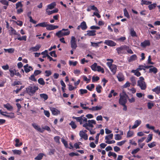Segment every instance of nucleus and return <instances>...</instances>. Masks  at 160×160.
Listing matches in <instances>:
<instances>
[{"instance_id":"f257e3e1","label":"nucleus","mask_w":160,"mask_h":160,"mask_svg":"<svg viewBox=\"0 0 160 160\" xmlns=\"http://www.w3.org/2000/svg\"><path fill=\"white\" fill-rule=\"evenodd\" d=\"M107 61H110L109 62H107V64L109 67L113 74V75L115 74L116 72L117 67L116 65L115 64H112V63L113 62V60L111 59H107Z\"/></svg>"},{"instance_id":"f03ea898","label":"nucleus","mask_w":160,"mask_h":160,"mask_svg":"<svg viewBox=\"0 0 160 160\" xmlns=\"http://www.w3.org/2000/svg\"><path fill=\"white\" fill-rule=\"evenodd\" d=\"M120 97L119 100V103L121 105H124L126 103L127 100V97L128 96L125 92L123 91L122 94H120Z\"/></svg>"},{"instance_id":"7ed1b4c3","label":"nucleus","mask_w":160,"mask_h":160,"mask_svg":"<svg viewBox=\"0 0 160 160\" xmlns=\"http://www.w3.org/2000/svg\"><path fill=\"white\" fill-rule=\"evenodd\" d=\"M38 87L36 86H29L26 88V92L29 95H33L38 90Z\"/></svg>"},{"instance_id":"20e7f679","label":"nucleus","mask_w":160,"mask_h":160,"mask_svg":"<svg viewBox=\"0 0 160 160\" xmlns=\"http://www.w3.org/2000/svg\"><path fill=\"white\" fill-rule=\"evenodd\" d=\"M139 80L138 81V86H139L142 90H145L147 87L146 84L144 81V79L142 77L139 78Z\"/></svg>"},{"instance_id":"39448f33","label":"nucleus","mask_w":160,"mask_h":160,"mask_svg":"<svg viewBox=\"0 0 160 160\" xmlns=\"http://www.w3.org/2000/svg\"><path fill=\"white\" fill-rule=\"evenodd\" d=\"M70 32L68 29L63 28L61 30L59 31L56 33V35L58 37L60 38L62 36L68 35Z\"/></svg>"},{"instance_id":"423d86ee","label":"nucleus","mask_w":160,"mask_h":160,"mask_svg":"<svg viewBox=\"0 0 160 160\" xmlns=\"http://www.w3.org/2000/svg\"><path fill=\"white\" fill-rule=\"evenodd\" d=\"M88 123H85L82 126L83 127H85L88 130H90V128L88 127L93 128L94 127V126L92 124H96V121L94 120H88Z\"/></svg>"},{"instance_id":"0eeeda50","label":"nucleus","mask_w":160,"mask_h":160,"mask_svg":"<svg viewBox=\"0 0 160 160\" xmlns=\"http://www.w3.org/2000/svg\"><path fill=\"white\" fill-rule=\"evenodd\" d=\"M127 48V45H124L121 46L120 47L117 48L116 50L118 54H125L124 51L126 50Z\"/></svg>"},{"instance_id":"6e6552de","label":"nucleus","mask_w":160,"mask_h":160,"mask_svg":"<svg viewBox=\"0 0 160 160\" xmlns=\"http://www.w3.org/2000/svg\"><path fill=\"white\" fill-rule=\"evenodd\" d=\"M71 47L72 49L75 50L77 47V41L75 38L72 36L70 41Z\"/></svg>"},{"instance_id":"1a4fd4ad","label":"nucleus","mask_w":160,"mask_h":160,"mask_svg":"<svg viewBox=\"0 0 160 160\" xmlns=\"http://www.w3.org/2000/svg\"><path fill=\"white\" fill-rule=\"evenodd\" d=\"M104 43L111 47L115 46L116 45V43L115 42L111 40H106L105 41Z\"/></svg>"},{"instance_id":"9d476101","label":"nucleus","mask_w":160,"mask_h":160,"mask_svg":"<svg viewBox=\"0 0 160 160\" xmlns=\"http://www.w3.org/2000/svg\"><path fill=\"white\" fill-rule=\"evenodd\" d=\"M32 125L34 128L36 130L41 132H44V130L42 129L39 126L37 125L36 123H32Z\"/></svg>"},{"instance_id":"9b49d317","label":"nucleus","mask_w":160,"mask_h":160,"mask_svg":"<svg viewBox=\"0 0 160 160\" xmlns=\"http://www.w3.org/2000/svg\"><path fill=\"white\" fill-rule=\"evenodd\" d=\"M58 28V26L54 25L52 24H48L46 29L48 30H52L57 29Z\"/></svg>"},{"instance_id":"f8f14e48","label":"nucleus","mask_w":160,"mask_h":160,"mask_svg":"<svg viewBox=\"0 0 160 160\" xmlns=\"http://www.w3.org/2000/svg\"><path fill=\"white\" fill-rule=\"evenodd\" d=\"M50 109L52 112V114L54 115H57L60 114V111L55 108H51Z\"/></svg>"},{"instance_id":"ddd939ff","label":"nucleus","mask_w":160,"mask_h":160,"mask_svg":"<svg viewBox=\"0 0 160 160\" xmlns=\"http://www.w3.org/2000/svg\"><path fill=\"white\" fill-rule=\"evenodd\" d=\"M117 77L119 82L123 81L125 79L123 74L121 72H120L118 74Z\"/></svg>"},{"instance_id":"4468645a","label":"nucleus","mask_w":160,"mask_h":160,"mask_svg":"<svg viewBox=\"0 0 160 160\" xmlns=\"http://www.w3.org/2000/svg\"><path fill=\"white\" fill-rule=\"evenodd\" d=\"M80 137L84 139L85 140H87L88 139V136L86 133H85L83 131H81L79 132Z\"/></svg>"},{"instance_id":"2eb2a0df","label":"nucleus","mask_w":160,"mask_h":160,"mask_svg":"<svg viewBox=\"0 0 160 160\" xmlns=\"http://www.w3.org/2000/svg\"><path fill=\"white\" fill-rule=\"evenodd\" d=\"M84 115H82L79 117H75L73 116L72 118L74 119H76L77 122H79L80 124H82V123L83 117Z\"/></svg>"},{"instance_id":"dca6fc26","label":"nucleus","mask_w":160,"mask_h":160,"mask_svg":"<svg viewBox=\"0 0 160 160\" xmlns=\"http://www.w3.org/2000/svg\"><path fill=\"white\" fill-rule=\"evenodd\" d=\"M150 45V43L149 40H145L143 42H142L141 44V45L143 47H145L147 46H149Z\"/></svg>"},{"instance_id":"f3484780","label":"nucleus","mask_w":160,"mask_h":160,"mask_svg":"<svg viewBox=\"0 0 160 160\" xmlns=\"http://www.w3.org/2000/svg\"><path fill=\"white\" fill-rule=\"evenodd\" d=\"M41 47V46L40 44H38L35 47L31 48L30 49L33 52H37L39 50Z\"/></svg>"},{"instance_id":"a211bd4d","label":"nucleus","mask_w":160,"mask_h":160,"mask_svg":"<svg viewBox=\"0 0 160 160\" xmlns=\"http://www.w3.org/2000/svg\"><path fill=\"white\" fill-rule=\"evenodd\" d=\"M141 121L140 120H136L135 122L134 125L132 128V129H135L137 128L141 123Z\"/></svg>"},{"instance_id":"6ab92c4d","label":"nucleus","mask_w":160,"mask_h":160,"mask_svg":"<svg viewBox=\"0 0 160 160\" xmlns=\"http://www.w3.org/2000/svg\"><path fill=\"white\" fill-rule=\"evenodd\" d=\"M46 12L48 15H50L53 13H56L58 12V8H56L55 9L51 11H48V9H46Z\"/></svg>"},{"instance_id":"aec40b11","label":"nucleus","mask_w":160,"mask_h":160,"mask_svg":"<svg viewBox=\"0 0 160 160\" xmlns=\"http://www.w3.org/2000/svg\"><path fill=\"white\" fill-rule=\"evenodd\" d=\"M137 59V56L136 54H133L128 59L129 62L135 61Z\"/></svg>"},{"instance_id":"412c9836","label":"nucleus","mask_w":160,"mask_h":160,"mask_svg":"<svg viewBox=\"0 0 160 160\" xmlns=\"http://www.w3.org/2000/svg\"><path fill=\"white\" fill-rule=\"evenodd\" d=\"M96 31L95 30H88L87 31V33L86 35L89 36H94L96 35Z\"/></svg>"},{"instance_id":"4be33fe9","label":"nucleus","mask_w":160,"mask_h":160,"mask_svg":"<svg viewBox=\"0 0 160 160\" xmlns=\"http://www.w3.org/2000/svg\"><path fill=\"white\" fill-rule=\"evenodd\" d=\"M80 26L81 28L83 30H85L87 28V26L85 21H83L80 24Z\"/></svg>"},{"instance_id":"5701e85b","label":"nucleus","mask_w":160,"mask_h":160,"mask_svg":"<svg viewBox=\"0 0 160 160\" xmlns=\"http://www.w3.org/2000/svg\"><path fill=\"white\" fill-rule=\"evenodd\" d=\"M3 107L4 108H7V109L8 111H11L13 109L12 106L11 105L8 103H7L5 104H4Z\"/></svg>"},{"instance_id":"b1692460","label":"nucleus","mask_w":160,"mask_h":160,"mask_svg":"<svg viewBox=\"0 0 160 160\" xmlns=\"http://www.w3.org/2000/svg\"><path fill=\"white\" fill-rule=\"evenodd\" d=\"M102 43H103V41H101L97 42H91V46L95 48H97L99 47V44Z\"/></svg>"},{"instance_id":"393cba45","label":"nucleus","mask_w":160,"mask_h":160,"mask_svg":"<svg viewBox=\"0 0 160 160\" xmlns=\"http://www.w3.org/2000/svg\"><path fill=\"white\" fill-rule=\"evenodd\" d=\"M9 71L10 72V76L11 77H13L15 75V72H16L17 70L15 69H12V68H10Z\"/></svg>"},{"instance_id":"a878e982","label":"nucleus","mask_w":160,"mask_h":160,"mask_svg":"<svg viewBox=\"0 0 160 160\" xmlns=\"http://www.w3.org/2000/svg\"><path fill=\"white\" fill-rule=\"evenodd\" d=\"M56 5V4L55 2H52L47 6V9H52L53 8H54Z\"/></svg>"},{"instance_id":"bb28decb","label":"nucleus","mask_w":160,"mask_h":160,"mask_svg":"<svg viewBox=\"0 0 160 160\" xmlns=\"http://www.w3.org/2000/svg\"><path fill=\"white\" fill-rule=\"evenodd\" d=\"M152 68H150L149 69V72H153L154 74H156L158 71V69L157 68L152 67Z\"/></svg>"},{"instance_id":"cd10ccee","label":"nucleus","mask_w":160,"mask_h":160,"mask_svg":"<svg viewBox=\"0 0 160 160\" xmlns=\"http://www.w3.org/2000/svg\"><path fill=\"white\" fill-rule=\"evenodd\" d=\"M98 66H97V63L94 62L93 64L91 66V68L93 71H97V69Z\"/></svg>"},{"instance_id":"c85d7f7f","label":"nucleus","mask_w":160,"mask_h":160,"mask_svg":"<svg viewBox=\"0 0 160 160\" xmlns=\"http://www.w3.org/2000/svg\"><path fill=\"white\" fill-rule=\"evenodd\" d=\"M138 69L132 70L131 71V72L134 73V75L137 77H139L141 75V73L138 70Z\"/></svg>"},{"instance_id":"c756f323","label":"nucleus","mask_w":160,"mask_h":160,"mask_svg":"<svg viewBox=\"0 0 160 160\" xmlns=\"http://www.w3.org/2000/svg\"><path fill=\"white\" fill-rule=\"evenodd\" d=\"M40 96L43 99L44 101L47 100L48 98V95L45 93L40 94Z\"/></svg>"},{"instance_id":"7c9ffc66","label":"nucleus","mask_w":160,"mask_h":160,"mask_svg":"<svg viewBox=\"0 0 160 160\" xmlns=\"http://www.w3.org/2000/svg\"><path fill=\"white\" fill-rule=\"evenodd\" d=\"M15 141L16 143L15 145L16 147H19L22 144V142H19V140L18 139H16L15 140Z\"/></svg>"},{"instance_id":"2f4dec72","label":"nucleus","mask_w":160,"mask_h":160,"mask_svg":"<svg viewBox=\"0 0 160 160\" xmlns=\"http://www.w3.org/2000/svg\"><path fill=\"white\" fill-rule=\"evenodd\" d=\"M95 85L94 84H91L90 85H88L86 88L90 91H92V89L94 88Z\"/></svg>"},{"instance_id":"473e14b6","label":"nucleus","mask_w":160,"mask_h":160,"mask_svg":"<svg viewBox=\"0 0 160 160\" xmlns=\"http://www.w3.org/2000/svg\"><path fill=\"white\" fill-rule=\"evenodd\" d=\"M8 114V115L7 114L6 115H5V117L10 118H15V116L14 113L10 112Z\"/></svg>"},{"instance_id":"72a5a7b5","label":"nucleus","mask_w":160,"mask_h":160,"mask_svg":"<svg viewBox=\"0 0 160 160\" xmlns=\"http://www.w3.org/2000/svg\"><path fill=\"white\" fill-rule=\"evenodd\" d=\"M152 2H151L147 1L145 0H142L141 4L142 5H143L144 4L146 5H149V4H151Z\"/></svg>"},{"instance_id":"f704fd0d","label":"nucleus","mask_w":160,"mask_h":160,"mask_svg":"<svg viewBox=\"0 0 160 160\" xmlns=\"http://www.w3.org/2000/svg\"><path fill=\"white\" fill-rule=\"evenodd\" d=\"M130 34L132 37H137V34L133 28H131L130 30Z\"/></svg>"},{"instance_id":"c9c22d12","label":"nucleus","mask_w":160,"mask_h":160,"mask_svg":"<svg viewBox=\"0 0 160 160\" xmlns=\"http://www.w3.org/2000/svg\"><path fill=\"white\" fill-rule=\"evenodd\" d=\"M157 6V4L156 3H153L151 4L148 6V8L150 10H151L155 8Z\"/></svg>"},{"instance_id":"e433bc0d","label":"nucleus","mask_w":160,"mask_h":160,"mask_svg":"<svg viewBox=\"0 0 160 160\" xmlns=\"http://www.w3.org/2000/svg\"><path fill=\"white\" fill-rule=\"evenodd\" d=\"M4 50L5 52H8L9 53H13L14 51V49L13 48H10L9 49L4 48Z\"/></svg>"},{"instance_id":"4c0bfd02","label":"nucleus","mask_w":160,"mask_h":160,"mask_svg":"<svg viewBox=\"0 0 160 160\" xmlns=\"http://www.w3.org/2000/svg\"><path fill=\"white\" fill-rule=\"evenodd\" d=\"M12 152H13V154L14 155H20L21 153V150L17 149L13 150H12Z\"/></svg>"},{"instance_id":"58836bf2","label":"nucleus","mask_w":160,"mask_h":160,"mask_svg":"<svg viewBox=\"0 0 160 160\" xmlns=\"http://www.w3.org/2000/svg\"><path fill=\"white\" fill-rule=\"evenodd\" d=\"M130 80L132 83V85L134 86L136 84V80L135 77L134 76H132L130 78Z\"/></svg>"},{"instance_id":"ea45409f","label":"nucleus","mask_w":160,"mask_h":160,"mask_svg":"<svg viewBox=\"0 0 160 160\" xmlns=\"http://www.w3.org/2000/svg\"><path fill=\"white\" fill-rule=\"evenodd\" d=\"M10 28H11V32L10 33V35H12L13 34L16 35L17 34V32L16 31L13 29L12 27H10Z\"/></svg>"},{"instance_id":"a19ab883","label":"nucleus","mask_w":160,"mask_h":160,"mask_svg":"<svg viewBox=\"0 0 160 160\" xmlns=\"http://www.w3.org/2000/svg\"><path fill=\"white\" fill-rule=\"evenodd\" d=\"M43 157V154L42 153H39L38 156L36 157L35 159L38 160H41Z\"/></svg>"},{"instance_id":"79ce46f5","label":"nucleus","mask_w":160,"mask_h":160,"mask_svg":"<svg viewBox=\"0 0 160 160\" xmlns=\"http://www.w3.org/2000/svg\"><path fill=\"white\" fill-rule=\"evenodd\" d=\"M123 12L124 16L128 18H130V16L127 9L126 8L124 9Z\"/></svg>"},{"instance_id":"37998d69","label":"nucleus","mask_w":160,"mask_h":160,"mask_svg":"<svg viewBox=\"0 0 160 160\" xmlns=\"http://www.w3.org/2000/svg\"><path fill=\"white\" fill-rule=\"evenodd\" d=\"M69 125H70L72 128V129H75L77 128V125L76 124L75 122L73 121H72L70 123H69Z\"/></svg>"},{"instance_id":"c03bdc74","label":"nucleus","mask_w":160,"mask_h":160,"mask_svg":"<svg viewBox=\"0 0 160 160\" xmlns=\"http://www.w3.org/2000/svg\"><path fill=\"white\" fill-rule=\"evenodd\" d=\"M97 71L99 72H101L102 73H104V69L99 66H98L97 67Z\"/></svg>"},{"instance_id":"a18cd8bd","label":"nucleus","mask_w":160,"mask_h":160,"mask_svg":"<svg viewBox=\"0 0 160 160\" xmlns=\"http://www.w3.org/2000/svg\"><path fill=\"white\" fill-rule=\"evenodd\" d=\"M108 155L109 157H111L112 156L114 158H116L117 157V155L116 153L111 152H109L108 154Z\"/></svg>"},{"instance_id":"49530a36","label":"nucleus","mask_w":160,"mask_h":160,"mask_svg":"<svg viewBox=\"0 0 160 160\" xmlns=\"http://www.w3.org/2000/svg\"><path fill=\"white\" fill-rule=\"evenodd\" d=\"M156 145V143L155 142H151L150 143H149L148 144V146L150 148H152L155 146Z\"/></svg>"},{"instance_id":"de8ad7c7","label":"nucleus","mask_w":160,"mask_h":160,"mask_svg":"<svg viewBox=\"0 0 160 160\" xmlns=\"http://www.w3.org/2000/svg\"><path fill=\"white\" fill-rule=\"evenodd\" d=\"M38 83L41 85H43L45 84V82L42 78H39L38 80Z\"/></svg>"},{"instance_id":"09e8293b","label":"nucleus","mask_w":160,"mask_h":160,"mask_svg":"<svg viewBox=\"0 0 160 160\" xmlns=\"http://www.w3.org/2000/svg\"><path fill=\"white\" fill-rule=\"evenodd\" d=\"M17 39L18 40H19L20 41L24 40L25 41H26L27 40V36L25 35L23 36H22V37H19L18 38H17ZM16 39V38L15 39Z\"/></svg>"},{"instance_id":"8fccbe9b","label":"nucleus","mask_w":160,"mask_h":160,"mask_svg":"<svg viewBox=\"0 0 160 160\" xmlns=\"http://www.w3.org/2000/svg\"><path fill=\"white\" fill-rule=\"evenodd\" d=\"M79 91L80 92V94L82 95L84 94L87 93L88 91L86 89H80L79 90Z\"/></svg>"},{"instance_id":"3c124183","label":"nucleus","mask_w":160,"mask_h":160,"mask_svg":"<svg viewBox=\"0 0 160 160\" xmlns=\"http://www.w3.org/2000/svg\"><path fill=\"white\" fill-rule=\"evenodd\" d=\"M113 136V134L112 133L110 134L107 135L105 137V139L107 140H108L109 139H111L112 138Z\"/></svg>"},{"instance_id":"603ef678","label":"nucleus","mask_w":160,"mask_h":160,"mask_svg":"<svg viewBox=\"0 0 160 160\" xmlns=\"http://www.w3.org/2000/svg\"><path fill=\"white\" fill-rule=\"evenodd\" d=\"M16 9H18L19 7L22 8L23 7V5L21 2H18L16 3Z\"/></svg>"},{"instance_id":"864d4df0","label":"nucleus","mask_w":160,"mask_h":160,"mask_svg":"<svg viewBox=\"0 0 160 160\" xmlns=\"http://www.w3.org/2000/svg\"><path fill=\"white\" fill-rule=\"evenodd\" d=\"M102 88V87L100 85H98L96 87V90L98 93L101 92V89Z\"/></svg>"},{"instance_id":"5fc2aeb1","label":"nucleus","mask_w":160,"mask_h":160,"mask_svg":"<svg viewBox=\"0 0 160 160\" xmlns=\"http://www.w3.org/2000/svg\"><path fill=\"white\" fill-rule=\"evenodd\" d=\"M127 49H126V50L127 51V52L128 53L132 54L133 53V52L131 50V48H129V46H127Z\"/></svg>"},{"instance_id":"6e6d98bb","label":"nucleus","mask_w":160,"mask_h":160,"mask_svg":"<svg viewBox=\"0 0 160 160\" xmlns=\"http://www.w3.org/2000/svg\"><path fill=\"white\" fill-rule=\"evenodd\" d=\"M153 91L157 93H160V87H157L154 88L153 90Z\"/></svg>"},{"instance_id":"4d7b16f0","label":"nucleus","mask_w":160,"mask_h":160,"mask_svg":"<svg viewBox=\"0 0 160 160\" xmlns=\"http://www.w3.org/2000/svg\"><path fill=\"white\" fill-rule=\"evenodd\" d=\"M34 74L32 75L29 78V79L32 81L34 82H37V79L35 78Z\"/></svg>"},{"instance_id":"13d9d810","label":"nucleus","mask_w":160,"mask_h":160,"mask_svg":"<svg viewBox=\"0 0 160 160\" xmlns=\"http://www.w3.org/2000/svg\"><path fill=\"white\" fill-rule=\"evenodd\" d=\"M46 77H49L52 74V72L50 70H46L45 72Z\"/></svg>"},{"instance_id":"bf43d9fd","label":"nucleus","mask_w":160,"mask_h":160,"mask_svg":"<svg viewBox=\"0 0 160 160\" xmlns=\"http://www.w3.org/2000/svg\"><path fill=\"white\" fill-rule=\"evenodd\" d=\"M50 55L52 57H57V55L55 51H53L52 52H51L49 53Z\"/></svg>"},{"instance_id":"052dcab7","label":"nucleus","mask_w":160,"mask_h":160,"mask_svg":"<svg viewBox=\"0 0 160 160\" xmlns=\"http://www.w3.org/2000/svg\"><path fill=\"white\" fill-rule=\"evenodd\" d=\"M152 138V134H149L148 135V138L146 140V142H148L150 141H151Z\"/></svg>"},{"instance_id":"680f3d73","label":"nucleus","mask_w":160,"mask_h":160,"mask_svg":"<svg viewBox=\"0 0 160 160\" xmlns=\"http://www.w3.org/2000/svg\"><path fill=\"white\" fill-rule=\"evenodd\" d=\"M115 139L116 140H120L122 138V137L120 134H116L115 135Z\"/></svg>"},{"instance_id":"e2e57ef3","label":"nucleus","mask_w":160,"mask_h":160,"mask_svg":"<svg viewBox=\"0 0 160 160\" xmlns=\"http://www.w3.org/2000/svg\"><path fill=\"white\" fill-rule=\"evenodd\" d=\"M0 2L3 5H6L7 6L8 5V2L6 0H1Z\"/></svg>"},{"instance_id":"0e129e2a","label":"nucleus","mask_w":160,"mask_h":160,"mask_svg":"<svg viewBox=\"0 0 160 160\" xmlns=\"http://www.w3.org/2000/svg\"><path fill=\"white\" fill-rule=\"evenodd\" d=\"M100 78L98 76H93L92 78V81L93 82L95 81H97L99 80Z\"/></svg>"},{"instance_id":"69168bd1","label":"nucleus","mask_w":160,"mask_h":160,"mask_svg":"<svg viewBox=\"0 0 160 160\" xmlns=\"http://www.w3.org/2000/svg\"><path fill=\"white\" fill-rule=\"evenodd\" d=\"M133 134V133L132 132H131L130 131H128L127 134V137L129 138L132 137Z\"/></svg>"},{"instance_id":"338daca9","label":"nucleus","mask_w":160,"mask_h":160,"mask_svg":"<svg viewBox=\"0 0 160 160\" xmlns=\"http://www.w3.org/2000/svg\"><path fill=\"white\" fill-rule=\"evenodd\" d=\"M42 72L39 70H35L33 74L35 76H36L41 73Z\"/></svg>"},{"instance_id":"774afa93","label":"nucleus","mask_w":160,"mask_h":160,"mask_svg":"<svg viewBox=\"0 0 160 160\" xmlns=\"http://www.w3.org/2000/svg\"><path fill=\"white\" fill-rule=\"evenodd\" d=\"M60 137L59 136H57L54 137V140L55 142L57 143H59L60 142Z\"/></svg>"}]
</instances>
